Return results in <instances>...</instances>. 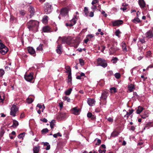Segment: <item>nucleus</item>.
Masks as SVG:
<instances>
[{"label": "nucleus", "instance_id": "1", "mask_svg": "<svg viewBox=\"0 0 153 153\" xmlns=\"http://www.w3.org/2000/svg\"><path fill=\"white\" fill-rule=\"evenodd\" d=\"M39 22L35 20H30L27 23V27L30 31H37L39 27Z\"/></svg>", "mask_w": 153, "mask_h": 153}, {"label": "nucleus", "instance_id": "2", "mask_svg": "<svg viewBox=\"0 0 153 153\" xmlns=\"http://www.w3.org/2000/svg\"><path fill=\"white\" fill-rule=\"evenodd\" d=\"M44 8L45 13L46 14H48L51 12L53 8L51 4L48 3H46L45 4Z\"/></svg>", "mask_w": 153, "mask_h": 153}, {"label": "nucleus", "instance_id": "3", "mask_svg": "<svg viewBox=\"0 0 153 153\" xmlns=\"http://www.w3.org/2000/svg\"><path fill=\"white\" fill-rule=\"evenodd\" d=\"M97 60V66H101L104 68L107 66V64L104 59L99 58Z\"/></svg>", "mask_w": 153, "mask_h": 153}, {"label": "nucleus", "instance_id": "4", "mask_svg": "<svg viewBox=\"0 0 153 153\" xmlns=\"http://www.w3.org/2000/svg\"><path fill=\"white\" fill-rule=\"evenodd\" d=\"M18 111V108H17L16 106L15 105H13L11 108L10 112V115L15 117L16 116V112Z\"/></svg>", "mask_w": 153, "mask_h": 153}, {"label": "nucleus", "instance_id": "5", "mask_svg": "<svg viewBox=\"0 0 153 153\" xmlns=\"http://www.w3.org/2000/svg\"><path fill=\"white\" fill-rule=\"evenodd\" d=\"M7 51V48L4 45L1 44L0 45V52L2 54H5Z\"/></svg>", "mask_w": 153, "mask_h": 153}, {"label": "nucleus", "instance_id": "6", "mask_svg": "<svg viewBox=\"0 0 153 153\" xmlns=\"http://www.w3.org/2000/svg\"><path fill=\"white\" fill-rule=\"evenodd\" d=\"M33 73H31L27 75L25 74L24 76L25 79L26 81L30 82L33 78Z\"/></svg>", "mask_w": 153, "mask_h": 153}, {"label": "nucleus", "instance_id": "7", "mask_svg": "<svg viewBox=\"0 0 153 153\" xmlns=\"http://www.w3.org/2000/svg\"><path fill=\"white\" fill-rule=\"evenodd\" d=\"M113 26H118L122 24L123 23V22L122 20H117L111 22Z\"/></svg>", "mask_w": 153, "mask_h": 153}, {"label": "nucleus", "instance_id": "8", "mask_svg": "<svg viewBox=\"0 0 153 153\" xmlns=\"http://www.w3.org/2000/svg\"><path fill=\"white\" fill-rule=\"evenodd\" d=\"M138 4L142 9H145L146 7V4L144 0H139Z\"/></svg>", "mask_w": 153, "mask_h": 153}, {"label": "nucleus", "instance_id": "9", "mask_svg": "<svg viewBox=\"0 0 153 153\" xmlns=\"http://www.w3.org/2000/svg\"><path fill=\"white\" fill-rule=\"evenodd\" d=\"M108 95V92L106 91H103L100 98L101 100H106L107 98V95Z\"/></svg>", "mask_w": 153, "mask_h": 153}, {"label": "nucleus", "instance_id": "10", "mask_svg": "<svg viewBox=\"0 0 153 153\" xmlns=\"http://www.w3.org/2000/svg\"><path fill=\"white\" fill-rule=\"evenodd\" d=\"M29 11L30 13V18H31L34 14L35 13V9L33 7L30 6L29 8Z\"/></svg>", "mask_w": 153, "mask_h": 153}, {"label": "nucleus", "instance_id": "11", "mask_svg": "<svg viewBox=\"0 0 153 153\" xmlns=\"http://www.w3.org/2000/svg\"><path fill=\"white\" fill-rule=\"evenodd\" d=\"M68 10L67 8H63L60 12V15L62 16H65L68 14Z\"/></svg>", "mask_w": 153, "mask_h": 153}, {"label": "nucleus", "instance_id": "12", "mask_svg": "<svg viewBox=\"0 0 153 153\" xmlns=\"http://www.w3.org/2000/svg\"><path fill=\"white\" fill-rule=\"evenodd\" d=\"M40 146L38 145L33 147V153H39L40 149Z\"/></svg>", "mask_w": 153, "mask_h": 153}, {"label": "nucleus", "instance_id": "13", "mask_svg": "<svg viewBox=\"0 0 153 153\" xmlns=\"http://www.w3.org/2000/svg\"><path fill=\"white\" fill-rule=\"evenodd\" d=\"M95 102V101L94 99L88 98V103L90 106H93Z\"/></svg>", "mask_w": 153, "mask_h": 153}, {"label": "nucleus", "instance_id": "14", "mask_svg": "<svg viewBox=\"0 0 153 153\" xmlns=\"http://www.w3.org/2000/svg\"><path fill=\"white\" fill-rule=\"evenodd\" d=\"M145 35L146 37L149 38H151L153 36V33L152 31L149 30L146 33Z\"/></svg>", "mask_w": 153, "mask_h": 153}, {"label": "nucleus", "instance_id": "15", "mask_svg": "<svg viewBox=\"0 0 153 153\" xmlns=\"http://www.w3.org/2000/svg\"><path fill=\"white\" fill-rule=\"evenodd\" d=\"M149 115V112L148 111H146L144 112V113L141 115V117L143 119L146 118L148 117Z\"/></svg>", "mask_w": 153, "mask_h": 153}, {"label": "nucleus", "instance_id": "16", "mask_svg": "<svg viewBox=\"0 0 153 153\" xmlns=\"http://www.w3.org/2000/svg\"><path fill=\"white\" fill-rule=\"evenodd\" d=\"M27 50L28 53L31 54H33L35 53V51L34 49L31 47H29L27 48Z\"/></svg>", "mask_w": 153, "mask_h": 153}, {"label": "nucleus", "instance_id": "17", "mask_svg": "<svg viewBox=\"0 0 153 153\" xmlns=\"http://www.w3.org/2000/svg\"><path fill=\"white\" fill-rule=\"evenodd\" d=\"M77 20V19L76 17V16H75L73 18L72 20L69 21V22L70 23H71V24L73 26L76 24Z\"/></svg>", "mask_w": 153, "mask_h": 153}, {"label": "nucleus", "instance_id": "18", "mask_svg": "<svg viewBox=\"0 0 153 153\" xmlns=\"http://www.w3.org/2000/svg\"><path fill=\"white\" fill-rule=\"evenodd\" d=\"M42 144H43L44 146H46L47 147L45 149L47 150H48L50 149V146L49 144V143L48 142H42Z\"/></svg>", "mask_w": 153, "mask_h": 153}, {"label": "nucleus", "instance_id": "19", "mask_svg": "<svg viewBox=\"0 0 153 153\" xmlns=\"http://www.w3.org/2000/svg\"><path fill=\"white\" fill-rule=\"evenodd\" d=\"M43 30L45 32H50V28L49 26H46L43 27Z\"/></svg>", "mask_w": 153, "mask_h": 153}, {"label": "nucleus", "instance_id": "20", "mask_svg": "<svg viewBox=\"0 0 153 153\" xmlns=\"http://www.w3.org/2000/svg\"><path fill=\"white\" fill-rule=\"evenodd\" d=\"M62 42L63 43H66L67 44H69L70 43V42H68V39L65 37H64L62 38Z\"/></svg>", "mask_w": 153, "mask_h": 153}, {"label": "nucleus", "instance_id": "21", "mask_svg": "<svg viewBox=\"0 0 153 153\" xmlns=\"http://www.w3.org/2000/svg\"><path fill=\"white\" fill-rule=\"evenodd\" d=\"M73 113L76 115H78L79 114V110L76 107L74 108H73Z\"/></svg>", "mask_w": 153, "mask_h": 153}, {"label": "nucleus", "instance_id": "22", "mask_svg": "<svg viewBox=\"0 0 153 153\" xmlns=\"http://www.w3.org/2000/svg\"><path fill=\"white\" fill-rule=\"evenodd\" d=\"M143 107L139 106L136 111L137 114H140L143 111Z\"/></svg>", "mask_w": 153, "mask_h": 153}, {"label": "nucleus", "instance_id": "23", "mask_svg": "<svg viewBox=\"0 0 153 153\" xmlns=\"http://www.w3.org/2000/svg\"><path fill=\"white\" fill-rule=\"evenodd\" d=\"M4 99V95L3 93H0V102H2Z\"/></svg>", "mask_w": 153, "mask_h": 153}, {"label": "nucleus", "instance_id": "24", "mask_svg": "<svg viewBox=\"0 0 153 153\" xmlns=\"http://www.w3.org/2000/svg\"><path fill=\"white\" fill-rule=\"evenodd\" d=\"M13 123L12 125V126L13 128H16L19 125L18 122L16 120H13Z\"/></svg>", "mask_w": 153, "mask_h": 153}, {"label": "nucleus", "instance_id": "25", "mask_svg": "<svg viewBox=\"0 0 153 153\" xmlns=\"http://www.w3.org/2000/svg\"><path fill=\"white\" fill-rule=\"evenodd\" d=\"M134 88V86L133 84H131L128 86V90L130 92L133 91Z\"/></svg>", "mask_w": 153, "mask_h": 153}, {"label": "nucleus", "instance_id": "26", "mask_svg": "<svg viewBox=\"0 0 153 153\" xmlns=\"http://www.w3.org/2000/svg\"><path fill=\"white\" fill-rule=\"evenodd\" d=\"M132 22L135 23L140 22V20L138 18L136 17L132 20Z\"/></svg>", "mask_w": 153, "mask_h": 153}, {"label": "nucleus", "instance_id": "27", "mask_svg": "<svg viewBox=\"0 0 153 153\" xmlns=\"http://www.w3.org/2000/svg\"><path fill=\"white\" fill-rule=\"evenodd\" d=\"M111 50L112 49V47L111 48ZM119 50V49L117 48H114V49H113V50H112V51H111V50H110V49H109L110 51V54H112L114 53L116 51H118Z\"/></svg>", "mask_w": 153, "mask_h": 153}, {"label": "nucleus", "instance_id": "28", "mask_svg": "<svg viewBox=\"0 0 153 153\" xmlns=\"http://www.w3.org/2000/svg\"><path fill=\"white\" fill-rule=\"evenodd\" d=\"M72 91V88H70L69 89L66 90L65 91V94L66 95H70Z\"/></svg>", "mask_w": 153, "mask_h": 153}, {"label": "nucleus", "instance_id": "29", "mask_svg": "<svg viewBox=\"0 0 153 153\" xmlns=\"http://www.w3.org/2000/svg\"><path fill=\"white\" fill-rule=\"evenodd\" d=\"M55 122V120H53L50 123V127L51 129H53L54 126L55 125L54 123Z\"/></svg>", "mask_w": 153, "mask_h": 153}, {"label": "nucleus", "instance_id": "30", "mask_svg": "<svg viewBox=\"0 0 153 153\" xmlns=\"http://www.w3.org/2000/svg\"><path fill=\"white\" fill-rule=\"evenodd\" d=\"M119 133L118 132L115 131L113 132L111 134V136L113 137H115L117 136Z\"/></svg>", "mask_w": 153, "mask_h": 153}, {"label": "nucleus", "instance_id": "31", "mask_svg": "<svg viewBox=\"0 0 153 153\" xmlns=\"http://www.w3.org/2000/svg\"><path fill=\"white\" fill-rule=\"evenodd\" d=\"M48 131H49V130L47 128H44V129H43L42 130L41 132L42 134H45L46 133L48 132Z\"/></svg>", "mask_w": 153, "mask_h": 153}, {"label": "nucleus", "instance_id": "32", "mask_svg": "<svg viewBox=\"0 0 153 153\" xmlns=\"http://www.w3.org/2000/svg\"><path fill=\"white\" fill-rule=\"evenodd\" d=\"M43 45L42 44H40L39 46L36 48L37 50L38 51H42V46Z\"/></svg>", "mask_w": 153, "mask_h": 153}, {"label": "nucleus", "instance_id": "33", "mask_svg": "<svg viewBox=\"0 0 153 153\" xmlns=\"http://www.w3.org/2000/svg\"><path fill=\"white\" fill-rule=\"evenodd\" d=\"M114 76L116 79H118L120 78L121 75L119 73H117L114 74Z\"/></svg>", "mask_w": 153, "mask_h": 153}, {"label": "nucleus", "instance_id": "34", "mask_svg": "<svg viewBox=\"0 0 153 153\" xmlns=\"http://www.w3.org/2000/svg\"><path fill=\"white\" fill-rule=\"evenodd\" d=\"M65 68L66 69L67 72L68 73V74L71 73V68L70 66H68L66 67Z\"/></svg>", "mask_w": 153, "mask_h": 153}, {"label": "nucleus", "instance_id": "35", "mask_svg": "<svg viewBox=\"0 0 153 153\" xmlns=\"http://www.w3.org/2000/svg\"><path fill=\"white\" fill-rule=\"evenodd\" d=\"M33 101V100L32 98H28L27 99V101L29 103H32Z\"/></svg>", "mask_w": 153, "mask_h": 153}, {"label": "nucleus", "instance_id": "36", "mask_svg": "<svg viewBox=\"0 0 153 153\" xmlns=\"http://www.w3.org/2000/svg\"><path fill=\"white\" fill-rule=\"evenodd\" d=\"M25 134V133H21L18 135V137L19 138H23L24 137Z\"/></svg>", "mask_w": 153, "mask_h": 153}, {"label": "nucleus", "instance_id": "37", "mask_svg": "<svg viewBox=\"0 0 153 153\" xmlns=\"http://www.w3.org/2000/svg\"><path fill=\"white\" fill-rule=\"evenodd\" d=\"M111 93L112 92H117V89L115 87H112L110 89Z\"/></svg>", "mask_w": 153, "mask_h": 153}, {"label": "nucleus", "instance_id": "38", "mask_svg": "<svg viewBox=\"0 0 153 153\" xmlns=\"http://www.w3.org/2000/svg\"><path fill=\"white\" fill-rule=\"evenodd\" d=\"M122 46L123 51H126L127 49L126 48V44L125 43H123Z\"/></svg>", "mask_w": 153, "mask_h": 153}, {"label": "nucleus", "instance_id": "39", "mask_svg": "<svg viewBox=\"0 0 153 153\" xmlns=\"http://www.w3.org/2000/svg\"><path fill=\"white\" fill-rule=\"evenodd\" d=\"M48 16H45L43 17L42 21L43 22H46L48 21Z\"/></svg>", "mask_w": 153, "mask_h": 153}, {"label": "nucleus", "instance_id": "40", "mask_svg": "<svg viewBox=\"0 0 153 153\" xmlns=\"http://www.w3.org/2000/svg\"><path fill=\"white\" fill-rule=\"evenodd\" d=\"M4 73V71L3 70L0 69V78L1 77Z\"/></svg>", "mask_w": 153, "mask_h": 153}, {"label": "nucleus", "instance_id": "41", "mask_svg": "<svg viewBox=\"0 0 153 153\" xmlns=\"http://www.w3.org/2000/svg\"><path fill=\"white\" fill-rule=\"evenodd\" d=\"M71 73H70L68 74V82H71L72 80V77H71Z\"/></svg>", "mask_w": 153, "mask_h": 153}, {"label": "nucleus", "instance_id": "42", "mask_svg": "<svg viewBox=\"0 0 153 153\" xmlns=\"http://www.w3.org/2000/svg\"><path fill=\"white\" fill-rule=\"evenodd\" d=\"M58 136L61 137L62 136V135L59 132H58V133L54 134L53 135V136L55 138H56Z\"/></svg>", "mask_w": 153, "mask_h": 153}, {"label": "nucleus", "instance_id": "43", "mask_svg": "<svg viewBox=\"0 0 153 153\" xmlns=\"http://www.w3.org/2000/svg\"><path fill=\"white\" fill-rule=\"evenodd\" d=\"M79 63L81 65H83L84 64V61L82 59H80L79 60Z\"/></svg>", "mask_w": 153, "mask_h": 153}, {"label": "nucleus", "instance_id": "44", "mask_svg": "<svg viewBox=\"0 0 153 153\" xmlns=\"http://www.w3.org/2000/svg\"><path fill=\"white\" fill-rule=\"evenodd\" d=\"M131 115V114L128 112H126V114H125L124 116V117H126V119H127L129 117V116Z\"/></svg>", "mask_w": 153, "mask_h": 153}, {"label": "nucleus", "instance_id": "45", "mask_svg": "<svg viewBox=\"0 0 153 153\" xmlns=\"http://www.w3.org/2000/svg\"><path fill=\"white\" fill-rule=\"evenodd\" d=\"M121 33L120 31L119 30H116V31L115 32V35L116 36H119V34Z\"/></svg>", "mask_w": 153, "mask_h": 153}, {"label": "nucleus", "instance_id": "46", "mask_svg": "<svg viewBox=\"0 0 153 153\" xmlns=\"http://www.w3.org/2000/svg\"><path fill=\"white\" fill-rule=\"evenodd\" d=\"M20 13L22 16H24L25 14V11L24 10H21L19 11Z\"/></svg>", "mask_w": 153, "mask_h": 153}, {"label": "nucleus", "instance_id": "47", "mask_svg": "<svg viewBox=\"0 0 153 153\" xmlns=\"http://www.w3.org/2000/svg\"><path fill=\"white\" fill-rule=\"evenodd\" d=\"M88 8L86 7H85L84 8V11L85 13V14L86 16L87 15V12H88Z\"/></svg>", "mask_w": 153, "mask_h": 153}, {"label": "nucleus", "instance_id": "48", "mask_svg": "<svg viewBox=\"0 0 153 153\" xmlns=\"http://www.w3.org/2000/svg\"><path fill=\"white\" fill-rule=\"evenodd\" d=\"M151 54V53L150 51H148L147 52L146 57H148L150 56Z\"/></svg>", "mask_w": 153, "mask_h": 153}, {"label": "nucleus", "instance_id": "49", "mask_svg": "<svg viewBox=\"0 0 153 153\" xmlns=\"http://www.w3.org/2000/svg\"><path fill=\"white\" fill-rule=\"evenodd\" d=\"M64 100H67L68 102H70V99L67 96H65L64 97Z\"/></svg>", "mask_w": 153, "mask_h": 153}, {"label": "nucleus", "instance_id": "50", "mask_svg": "<svg viewBox=\"0 0 153 153\" xmlns=\"http://www.w3.org/2000/svg\"><path fill=\"white\" fill-rule=\"evenodd\" d=\"M98 0H93L92 2H91V4L93 5L95 4H96L98 3Z\"/></svg>", "mask_w": 153, "mask_h": 153}, {"label": "nucleus", "instance_id": "51", "mask_svg": "<svg viewBox=\"0 0 153 153\" xmlns=\"http://www.w3.org/2000/svg\"><path fill=\"white\" fill-rule=\"evenodd\" d=\"M56 52L59 54H61L62 53V50L60 49L57 48L56 50Z\"/></svg>", "mask_w": 153, "mask_h": 153}, {"label": "nucleus", "instance_id": "52", "mask_svg": "<svg viewBox=\"0 0 153 153\" xmlns=\"http://www.w3.org/2000/svg\"><path fill=\"white\" fill-rule=\"evenodd\" d=\"M97 8V7L95 5H93V6H92L91 7V9H92L93 10V11H94H94Z\"/></svg>", "mask_w": 153, "mask_h": 153}, {"label": "nucleus", "instance_id": "53", "mask_svg": "<svg viewBox=\"0 0 153 153\" xmlns=\"http://www.w3.org/2000/svg\"><path fill=\"white\" fill-rule=\"evenodd\" d=\"M65 25L67 27H71L72 26V25L71 24V23L69 21V22L68 23H66L65 24Z\"/></svg>", "mask_w": 153, "mask_h": 153}, {"label": "nucleus", "instance_id": "54", "mask_svg": "<svg viewBox=\"0 0 153 153\" xmlns=\"http://www.w3.org/2000/svg\"><path fill=\"white\" fill-rule=\"evenodd\" d=\"M107 120L110 122H112L113 121V119L111 117H108L107 118Z\"/></svg>", "mask_w": 153, "mask_h": 153}, {"label": "nucleus", "instance_id": "55", "mask_svg": "<svg viewBox=\"0 0 153 153\" xmlns=\"http://www.w3.org/2000/svg\"><path fill=\"white\" fill-rule=\"evenodd\" d=\"M41 121H42L44 123H46L47 122V120L45 118H44L43 119H40Z\"/></svg>", "mask_w": 153, "mask_h": 153}, {"label": "nucleus", "instance_id": "56", "mask_svg": "<svg viewBox=\"0 0 153 153\" xmlns=\"http://www.w3.org/2000/svg\"><path fill=\"white\" fill-rule=\"evenodd\" d=\"M92 116V114L91 113L89 112L87 114V117L89 118H90Z\"/></svg>", "mask_w": 153, "mask_h": 153}, {"label": "nucleus", "instance_id": "57", "mask_svg": "<svg viewBox=\"0 0 153 153\" xmlns=\"http://www.w3.org/2000/svg\"><path fill=\"white\" fill-rule=\"evenodd\" d=\"M94 12H91L90 13L89 16L90 17H92L94 16Z\"/></svg>", "mask_w": 153, "mask_h": 153}, {"label": "nucleus", "instance_id": "58", "mask_svg": "<svg viewBox=\"0 0 153 153\" xmlns=\"http://www.w3.org/2000/svg\"><path fill=\"white\" fill-rule=\"evenodd\" d=\"M101 143V140L100 139H98L97 140V143L96 144V145H99Z\"/></svg>", "mask_w": 153, "mask_h": 153}, {"label": "nucleus", "instance_id": "59", "mask_svg": "<svg viewBox=\"0 0 153 153\" xmlns=\"http://www.w3.org/2000/svg\"><path fill=\"white\" fill-rule=\"evenodd\" d=\"M59 106L60 108V109H62L63 108V104L62 102H60L59 103Z\"/></svg>", "mask_w": 153, "mask_h": 153}, {"label": "nucleus", "instance_id": "60", "mask_svg": "<svg viewBox=\"0 0 153 153\" xmlns=\"http://www.w3.org/2000/svg\"><path fill=\"white\" fill-rule=\"evenodd\" d=\"M121 10H122L124 12L127 9V7H121L120 8Z\"/></svg>", "mask_w": 153, "mask_h": 153}, {"label": "nucleus", "instance_id": "61", "mask_svg": "<svg viewBox=\"0 0 153 153\" xmlns=\"http://www.w3.org/2000/svg\"><path fill=\"white\" fill-rule=\"evenodd\" d=\"M102 14L104 15V16L105 17H106L107 16V14L105 13V12L104 11H102Z\"/></svg>", "mask_w": 153, "mask_h": 153}, {"label": "nucleus", "instance_id": "62", "mask_svg": "<svg viewBox=\"0 0 153 153\" xmlns=\"http://www.w3.org/2000/svg\"><path fill=\"white\" fill-rule=\"evenodd\" d=\"M37 107H39V108H42V106L40 104H37Z\"/></svg>", "mask_w": 153, "mask_h": 153}, {"label": "nucleus", "instance_id": "63", "mask_svg": "<svg viewBox=\"0 0 153 153\" xmlns=\"http://www.w3.org/2000/svg\"><path fill=\"white\" fill-rule=\"evenodd\" d=\"M135 127L133 126H131L130 128L131 130H132L133 131H134L135 130Z\"/></svg>", "mask_w": 153, "mask_h": 153}, {"label": "nucleus", "instance_id": "64", "mask_svg": "<svg viewBox=\"0 0 153 153\" xmlns=\"http://www.w3.org/2000/svg\"><path fill=\"white\" fill-rule=\"evenodd\" d=\"M4 133V131H1L0 133V137H2L3 136Z\"/></svg>", "mask_w": 153, "mask_h": 153}]
</instances>
